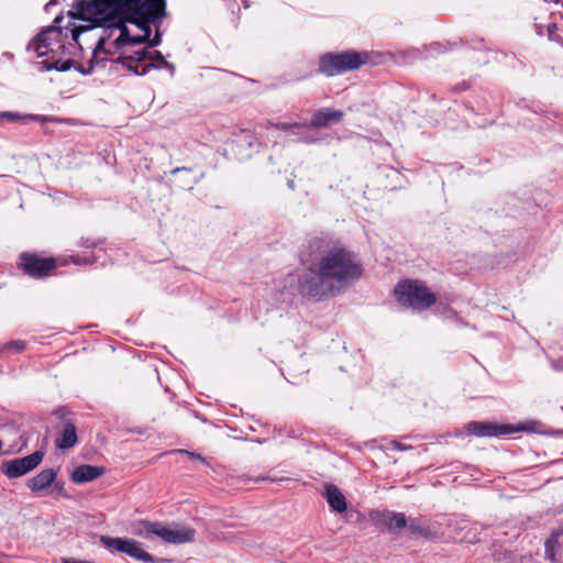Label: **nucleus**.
Segmentation results:
<instances>
[{"mask_svg": "<svg viewBox=\"0 0 563 563\" xmlns=\"http://www.w3.org/2000/svg\"><path fill=\"white\" fill-rule=\"evenodd\" d=\"M299 260L306 269L302 274H288L285 288H295L302 298L317 302L338 296L365 275L360 254L330 234L309 239Z\"/></svg>", "mask_w": 563, "mask_h": 563, "instance_id": "1", "label": "nucleus"}, {"mask_svg": "<svg viewBox=\"0 0 563 563\" xmlns=\"http://www.w3.org/2000/svg\"><path fill=\"white\" fill-rule=\"evenodd\" d=\"M64 19V12H60L53 24L38 32L26 46V49L35 52L37 57H46L41 62L45 70H77V67L84 66L73 58L64 60V57L75 55L76 51H84L80 35L91 32L92 25H76L73 21L63 25Z\"/></svg>", "mask_w": 563, "mask_h": 563, "instance_id": "2", "label": "nucleus"}, {"mask_svg": "<svg viewBox=\"0 0 563 563\" xmlns=\"http://www.w3.org/2000/svg\"><path fill=\"white\" fill-rule=\"evenodd\" d=\"M386 62V54L377 51L344 49L340 52H327L320 54L317 68L298 76V80L312 78L314 75H323L328 78L346 73L360 70L364 66H378Z\"/></svg>", "mask_w": 563, "mask_h": 563, "instance_id": "3", "label": "nucleus"}, {"mask_svg": "<svg viewBox=\"0 0 563 563\" xmlns=\"http://www.w3.org/2000/svg\"><path fill=\"white\" fill-rule=\"evenodd\" d=\"M123 16L119 11L101 20L95 27H101L102 32L92 46L91 57L87 66L77 67V71L81 75H90L96 68H106L109 56H114L120 53L123 48L131 45L128 40H122L124 31L131 32L128 22L122 25Z\"/></svg>", "mask_w": 563, "mask_h": 563, "instance_id": "4", "label": "nucleus"}, {"mask_svg": "<svg viewBox=\"0 0 563 563\" xmlns=\"http://www.w3.org/2000/svg\"><path fill=\"white\" fill-rule=\"evenodd\" d=\"M124 22L148 33V25L158 24L167 16L166 0H117Z\"/></svg>", "mask_w": 563, "mask_h": 563, "instance_id": "5", "label": "nucleus"}, {"mask_svg": "<svg viewBox=\"0 0 563 563\" xmlns=\"http://www.w3.org/2000/svg\"><path fill=\"white\" fill-rule=\"evenodd\" d=\"M66 265L67 260L47 255L44 251H23L15 262L16 271L34 280H45L54 276L57 268Z\"/></svg>", "mask_w": 563, "mask_h": 563, "instance_id": "6", "label": "nucleus"}, {"mask_svg": "<svg viewBox=\"0 0 563 563\" xmlns=\"http://www.w3.org/2000/svg\"><path fill=\"white\" fill-rule=\"evenodd\" d=\"M393 296L402 308L419 312L437 302V295L420 279H400L393 289Z\"/></svg>", "mask_w": 563, "mask_h": 563, "instance_id": "7", "label": "nucleus"}, {"mask_svg": "<svg viewBox=\"0 0 563 563\" xmlns=\"http://www.w3.org/2000/svg\"><path fill=\"white\" fill-rule=\"evenodd\" d=\"M131 532L143 539H151L153 536L161 538L164 542L183 544L195 540L196 530L189 526L175 525V528L165 526L159 521L139 519L131 523Z\"/></svg>", "mask_w": 563, "mask_h": 563, "instance_id": "8", "label": "nucleus"}, {"mask_svg": "<svg viewBox=\"0 0 563 563\" xmlns=\"http://www.w3.org/2000/svg\"><path fill=\"white\" fill-rule=\"evenodd\" d=\"M117 0H74L73 9L66 12L70 20L90 22L96 25L118 11Z\"/></svg>", "mask_w": 563, "mask_h": 563, "instance_id": "9", "label": "nucleus"}, {"mask_svg": "<svg viewBox=\"0 0 563 563\" xmlns=\"http://www.w3.org/2000/svg\"><path fill=\"white\" fill-rule=\"evenodd\" d=\"M100 542L108 549H113L144 563H167L170 560L156 558L146 552L142 543L129 538L101 536Z\"/></svg>", "mask_w": 563, "mask_h": 563, "instance_id": "10", "label": "nucleus"}, {"mask_svg": "<svg viewBox=\"0 0 563 563\" xmlns=\"http://www.w3.org/2000/svg\"><path fill=\"white\" fill-rule=\"evenodd\" d=\"M53 415L60 421L56 437L55 446L59 450H69L78 442L76 421L74 413L68 411L65 407H58L53 411Z\"/></svg>", "mask_w": 563, "mask_h": 563, "instance_id": "11", "label": "nucleus"}, {"mask_svg": "<svg viewBox=\"0 0 563 563\" xmlns=\"http://www.w3.org/2000/svg\"><path fill=\"white\" fill-rule=\"evenodd\" d=\"M44 452L34 451L30 455L3 461L0 471L8 478H19L35 470L44 459Z\"/></svg>", "mask_w": 563, "mask_h": 563, "instance_id": "12", "label": "nucleus"}, {"mask_svg": "<svg viewBox=\"0 0 563 563\" xmlns=\"http://www.w3.org/2000/svg\"><path fill=\"white\" fill-rule=\"evenodd\" d=\"M129 55L120 54L118 57H108L107 67L109 74L115 76H125L126 73H131L135 76H144L148 74L152 69H159L161 66H157L154 63H148L140 66L133 60H129Z\"/></svg>", "mask_w": 563, "mask_h": 563, "instance_id": "13", "label": "nucleus"}, {"mask_svg": "<svg viewBox=\"0 0 563 563\" xmlns=\"http://www.w3.org/2000/svg\"><path fill=\"white\" fill-rule=\"evenodd\" d=\"M510 423H499L496 421H470L464 426L467 435L476 438H498L508 435Z\"/></svg>", "mask_w": 563, "mask_h": 563, "instance_id": "14", "label": "nucleus"}, {"mask_svg": "<svg viewBox=\"0 0 563 563\" xmlns=\"http://www.w3.org/2000/svg\"><path fill=\"white\" fill-rule=\"evenodd\" d=\"M163 21H159L158 24L148 25V33L145 30H140L142 34L132 35L131 32L124 31V35L120 42L123 40H128L131 42V45H147V48H154L162 43L163 33L161 32V26Z\"/></svg>", "mask_w": 563, "mask_h": 563, "instance_id": "15", "label": "nucleus"}, {"mask_svg": "<svg viewBox=\"0 0 563 563\" xmlns=\"http://www.w3.org/2000/svg\"><path fill=\"white\" fill-rule=\"evenodd\" d=\"M344 113L342 110L321 108L316 110L310 118V122L307 123L308 128H329L332 124H338L342 121Z\"/></svg>", "mask_w": 563, "mask_h": 563, "instance_id": "16", "label": "nucleus"}, {"mask_svg": "<svg viewBox=\"0 0 563 563\" xmlns=\"http://www.w3.org/2000/svg\"><path fill=\"white\" fill-rule=\"evenodd\" d=\"M106 472L107 470L103 466L81 464L73 471L70 479L75 484H85L99 478Z\"/></svg>", "mask_w": 563, "mask_h": 563, "instance_id": "17", "label": "nucleus"}, {"mask_svg": "<svg viewBox=\"0 0 563 563\" xmlns=\"http://www.w3.org/2000/svg\"><path fill=\"white\" fill-rule=\"evenodd\" d=\"M57 478V470L54 468H45L42 470L38 474L31 477L26 482V487L32 493H40L47 488H49L53 484H55V479Z\"/></svg>", "mask_w": 563, "mask_h": 563, "instance_id": "18", "label": "nucleus"}, {"mask_svg": "<svg viewBox=\"0 0 563 563\" xmlns=\"http://www.w3.org/2000/svg\"><path fill=\"white\" fill-rule=\"evenodd\" d=\"M407 527L409 533L416 538L424 540L437 539V533L431 529L429 521L421 516L410 517L409 520H407Z\"/></svg>", "mask_w": 563, "mask_h": 563, "instance_id": "19", "label": "nucleus"}, {"mask_svg": "<svg viewBox=\"0 0 563 563\" xmlns=\"http://www.w3.org/2000/svg\"><path fill=\"white\" fill-rule=\"evenodd\" d=\"M324 498L334 512L342 514L347 508L345 496L334 484L325 485Z\"/></svg>", "mask_w": 563, "mask_h": 563, "instance_id": "20", "label": "nucleus"}, {"mask_svg": "<svg viewBox=\"0 0 563 563\" xmlns=\"http://www.w3.org/2000/svg\"><path fill=\"white\" fill-rule=\"evenodd\" d=\"M257 142L256 135L250 130H242L235 139L231 141L233 150L242 152V150H251Z\"/></svg>", "mask_w": 563, "mask_h": 563, "instance_id": "21", "label": "nucleus"}, {"mask_svg": "<svg viewBox=\"0 0 563 563\" xmlns=\"http://www.w3.org/2000/svg\"><path fill=\"white\" fill-rule=\"evenodd\" d=\"M390 516V510L384 509H372L368 512V519L374 527H376L380 531H386L388 527V518Z\"/></svg>", "mask_w": 563, "mask_h": 563, "instance_id": "22", "label": "nucleus"}, {"mask_svg": "<svg viewBox=\"0 0 563 563\" xmlns=\"http://www.w3.org/2000/svg\"><path fill=\"white\" fill-rule=\"evenodd\" d=\"M0 118L7 119L10 121H21L22 123H29V122H41L44 123L48 121L47 117L41 115V114H24L21 115L20 113L15 112H9L4 111L0 113Z\"/></svg>", "mask_w": 563, "mask_h": 563, "instance_id": "23", "label": "nucleus"}, {"mask_svg": "<svg viewBox=\"0 0 563 563\" xmlns=\"http://www.w3.org/2000/svg\"><path fill=\"white\" fill-rule=\"evenodd\" d=\"M407 527V518L402 512H395L390 510L388 518L387 531L393 532Z\"/></svg>", "mask_w": 563, "mask_h": 563, "instance_id": "24", "label": "nucleus"}, {"mask_svg": "<svg viewBox=\"0 0 563 563\" xmlns=\"http://www.w3.org/2000/svg\"><path fill=\"white\" fill-rule=\"evenodd\" d=\"M539 427H541V422L537 420H529L518 424H510L511 430H509V434L517 432H540Z\"/></svg>", "mask_w": 563, "mask_h": 563, "instance_id": "25", "label": "nucleus"}, {"mask_svg": "<svg viewBox=\"0 0 563 563\" xmlns=\"http://www.w3.org/2000/svg\"><path fill=\"white\" fill-rule=\"evenodd\" d=\"M107 240L104 238L81 236L77 246L81 249H103Z\"/></svg>", "mask_w": 563, "mask_h": 563, "instance_id": "26", "label": "nucleus"}, {"mask_svg": "<svg viewBox=\"0 0 563 563\" xmlns=\"http://www.w3.org/2000/svg\"><path fill=\"white\" fill-rule=\"evenodd\" d=\"M60 257L67 260V265L69 263H71L77 266L93 265L97 261V257L95 255L81 256L79 254H74V255L60 256Z\"/></svg>", "mask_w": 563, "mask_h": 563, "instance_id": "27", "label": "nucleus"}, {"mask_svg": "<svg viewBox=\"0 0 563 563\" xmlns=\"http://www.w3.org/2000/svg\"><path fill=\"white\" fill-rule=\"evenodd\" d=\"M456 42H432L428 45V51L435 54H444L446 52L453 51L457 47Z\"/></svg>", "mask_w": 563, "mask_h": 563, "instance_id": "28", "label": "nucleus"}, {"mask_svg": "<svg viewBox=\"0 0 563 563\" xmlns=\"http://www.w3.org/2000/svg\"><path fill=\"white\" fill-rule=\"evenodd\" d=\"M558 533H552L545 541V559L554 561L555 559V547L558 545Z\"/></svg>", "mask_w": 563, "mask_h": 563, "instance_id": "29", "label": "nucleus"}, {"mask_svg": "<svg viewBox=\"0 0 563 563\" xmlns=\"http://www.w3.org/2000/svg\"><path fill=\"white\" fill-rule=\"evenodd\" d=\"M150 60H153L152 63L156 64L157 66H161L159 69L167 68L172 73L175 70V66L172 63L167 62L159 51H152Z\"/></svg>", "mask_w": 563, "mask_h": 563, "instance_id": "30", "label": "nucleus"}, {"mask_svg": "<svg viewBox=\"0 0 563 563\" xmlns=\"http://www.w3.org/2000/svg\"><path fill=\"white\" fill-rule=\"evenodd\" d=\"M558 23L551 22L547 25V35L550 41L555 42L561 47H563V36L558 33Z\"/></svg>", "mask_w": 563, "mask_h": 563, "instance_id": "31", "label": "nucleus"}, {"mask_svg": "<svg viewBox=\"0 0 563 563\" xmlns=\"http://www.w3.org/2000/svg\"><path fill=\"white\" fill-rule=\"evenodd\" d=\"M26 346H27V343L24 340H12V341L7 342L2 346L1 351H11L14 353H21L26 349Z\"/></svg>", "mask_w": 563, "mask_h": 563, "instance_id": "32", "label": "nucleus"}, {"mask_svg": "<svg viewBox=\"0 0 563 563\" xmlns=\"http://www.w3.org/2000/svg\"><path fill=\"white\" fill-rule=\"evenodd\" d=\"M274 128L279 131L288 132L299 129H308V124L298 122H277L274 124Z\"/></svg>", "mask_w": 563, "mask_h": 563, "instance_id": "33", "label": "nucleus"}, {"mask_svg": "<svg viewBox=\"0 0 563 563\" xmlns=\"http://www.w3.org/2000/svg\"><path fill=\"white\" fill-rule=\"evenodd\" d=\"M474 85V80L472 78L464 79L449 88L450 93H462L464 91L470 90Z\"/></svg>", "mask_w": 563, "mask_h": 563, "instance_id": "34", "label": "nucleus"}, {"mask_svg": "<svg viewBox=\"0 0 563 563\" xmlns=\"http://www.w3.org/2000/svg\"><path fill=\"white\" fill-rule=\"evenodd\" d=\"M151 48H147V45L143 48V49H140V51H135L133 52L132 54L129 55V60H133L134 63H136L139 65V63L145 60V59H150L151 57Z\"/></svg>", "mask_w": 563, "mask_h": 563, "instance_id": "35", "label": "nucleus"}, {"mask_svg": "<svg viewBox=\"0 0 563 563\" xmlns=\"http://www.w3.org/2000/svg\"><path fill=\"white\" fill-rule=\"evenodd\" d=\"M174 452L178 453L180 455H186V456H188L191 460H197V461H200L202 463H207L206 459L200 453L188 451V450H185V449H178V450H175Z\"/></svg>", "mask_w": 563, "mask_h": 563, "instance_id": "36", "label": "nucleus"}, {"mask_svg": "<svg viewBox=\"0 0 563 563\" xmlns=\"http://www.w3.org/2000/svg\"><path fill=\"white\" fill-rule=\"evenodd\" d=\"M51 487H52L53 492L56 495L62 496L64 498H68L69 497L67 492H66V489H65V483L64 482L55 479V484H53Z\"/></svg>", "mask_w": 563, "mask_h": 563, "instance_id": "37", "label": "nucleus"}, {"mask_svg": "<svg viewBox=\"0 0 563 563\" xmlns=\"http://www.w3.org/2000/svg\"><path fill=\"white\" fill-rule=\"evenodd\" d=\"M550 362H551V366L555 371H563V356H560L558 358H551Z\"/></svg>", "mask_w": 563, "mask_h": 563, "instance_id": "38", "label": "nucleus"}, {"mask_svg": "<svg viewBox=\"0 0 563 563\" xmlns=\"http://www.w3.org/2000/svg\"><path fill=\"white\" fill-rule=\"evenodd\" d=\"M391 448L395 449V450H398V451H406L408 449H411L410 445H405L398 441H393L391 442Z\"/></svg>", "mask_w": 563, "mask_h": 563, "instance_id": "39", "label": "nucleus"}, {"mask_svg": "<svg viewBox=\"0 0 563 563\" xmlns=\"http://www.w3.org/2000/svg\"><path fill=\"white\" fill-rule=\"evenodd\" d=\"M533 27H534L536 33L539 36H543L544 35V26L541 23L534 22Z\"/></svg>", "mask_w": 563, "mask_h": 563, "instance_id": "40", "label": "nucleus"}, {"mask_svg": "<svg viewBox=\"0 0 563 563\" xmlns=\"http://www.w3.org/2000/svg\"><path fill=\"white\" fill-rule=\"evenodd\" d=\"M62 563H93V562L80 561V560H76V559H63Z\"/></svg>", "mask_w": 563, "mask_h": 563, "instance_id": "41", "label": "nucleus"}, {"mask_svg": "<svg viewBox=\"0 0 563 563\" xmlns=\"http://www.w3.org/2000/svg\"><path fill=\"white\" fill-rule=\"evenodd\" d=\"M299 140L301 142H303V143H313V142H316V139L309 137V136H301Z\"/></svg>", "mask_w": 563, "mask_h": 563, "instance_id": "42", "label": "nucleus"}, {"mask_svg": "<svg viewBox=\"0 0 563 563\" xmlns=\"http://www.w3.org/2000/svg\"><path fill=\"white\" fill-rule=\"evenodd\" d=\"M256 482H260V481H271V482H275L274 478H271V477H258L255 479Z\"/></svg>", "mask_w": 563, "mask_h": 563, "instance_id": "43", "label": "nucleus"}, {"mask_svg": "<svg viewBox=\"0 0 563 563\" xmlns=\"http://www.w3.org/2000/svg\"><path fill=\"white\" fill-rule=\"evenodd\" d=\"M59 3V0H49L48 5H56Z\"/></svg>", "mask_w": 563, "mask_h": 563, "instance_id": "44", "label": "nucleus"}, {"mask_svg": "<svg viewBox=\"0 0 563 563\" xmlns=\"http://www.w3.org/2000/svg\"><path fill=\"white\" fill-rule=\"evenodd\" d=\"M51 7H52V5H48V2H47V3L45 4V7H44L45 12H48V11L51 10Z\"/></svg>", "mask_w": 563, "mask_h": 563, "instance_id": "45", "label": "nucleus"}, {"mask_svg": "<svg viewBox=\"0 0 563 563\" xmlns=\"http://www.w3.org/2000/svg\"><path fill=\"white\" fill-rule=\"evenodd\" d=\"M545 2L559 3L560 0H544Z\"/></svg>", "mask_w": 563, "mask_h": 563, "instance_id": "46", "label": "nucleus"}, {"mask_svg": "<svg viewBox=\"0 0 563 563\" xmlns=\"http://www.w3.org/2000/svg\"><path fill=\"white\" fill-rule=\"evenodd\" d=\"M181 169H183V168H175V169L173 170V174H176V173L180 172Z\"/></svg>", "mask_w": 563, "mask_h": 563, "instance_id": "47", "label": "nucleus"}, {"mask_svg": "<svg viewBox=\"0 0 563 563\" xmlns=\"http://www.w3.org/2000/svg\"><path fill=\"white\" fill-rule=\"evenodd\" d=\"M555 434H562L563 433V430H558L554 432Z\"/></svg>", "mask_w": 563, "mask_h": 563, "instance_id": "48", "label": "nucleus"}, {"mask_svg": "<svg viewBox=\"0 0 563 563\" xmlns=\"http://www.w3.org/2000/svg\"><path fill=\"white\" fill-rule=\"evenodd\" d=\"M562 7H563V0H562Z\"/></svg>", "mask_w": 563, "mask_h": 563, "instance_id": "49", "label": "nucleus"}]
</instances>
